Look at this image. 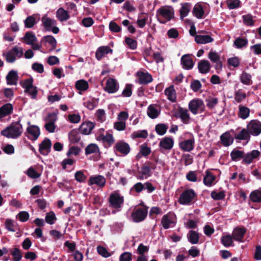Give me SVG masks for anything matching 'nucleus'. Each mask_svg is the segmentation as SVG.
Here are the masks:
<instances>
[{"mask_svg":"<svg viewBox=\"0 0 261 261\" xmlns=\"http://www.w3.org/2000/svg\"><path fill=\"white\" fill-rule=\"evenodd\" d=\"M192 13L196 18L201 19L204 14V10L201 5L196 4L193 8Z\"/></svg>","mask_w":261,"mask_h":261,"instance_id":"38","label":"nucleus"},{"mask_svg":"<svg viewBox=\"0 0 261 261\" xmlns=\"http://www.w3.org/2000/svg\"><path fill=\"white\" fill-rule=\"evenodd\" d=\"M187 238L192 244H196L199 242V236L195 231L190 230L187 234Z\"/></svg>","mask_w":261,"mask_h":261,"instance_id":"37","label":"nucleus"},{"mask_svg":"<svg viewBox=\"0 0 261 261\" xmlns=\"http://www.w3.org/2000/svg\"><path fill=\"white\" fill-rule=\"evenodd\" d=\"M132 84H127L125 85V88L123 90L121 96L124 97H129L132 95Z\"/></svg>","mask_w":261,"mask_h":261,"instance_id":"55","label":"nucleus"},{"mask_svg":"<svg viewBox=\"0 0 261 261\" xmlns=\"http://www.w3.org/2000/svg\"><path fill=\"white\" fill-rule=\"evenodd\" d=\"M45 220L46 223L50 225L54 224L57 220L55 214L53 212H50L46 214Z\"/></svg>","mask_w":261,"mask_h":261,"instance_id":"56","label":"nucleus"},{"mask_svg":"<svg viewBox=\"0 0 261 261\" xmlns=\"http://www.w3.org/2000/svg\"><path fill=\"white\" fill-rule=\"evenodd\" d=\"M231 159L233 161H238L241 159L244 160L245 156V152L243 151L237 150L234 149L230 152Z\"/></svg>","mask_w":261,"mask_h":261,"instance_id":"33","label":"nucleus"},{"mask_svg":"<svg viewBox=\"0 0 261 261\" xmlns=\"http://www.w3.org/2000/svg\"><path fill=\"white\" fill-rule=\"evenodd\" d=\"M234 138L237 140H246L248 142L250 139V135L248 129L243 128L240 133L234 135Z\"/></svg>","mask_w":261,"mask_h":261,"instance_id":"28","label":"nucleus"},{"mask_svg":"<svg viewBox=\"0 0 261 261\" xmlns=\"http://www.w3.org/2000/svg\"><path fill=\"white\" fill-rule=\"evenodd\" d=\"M17 218L22 222H25L29 219L30 215L26 211H21L17 215Z\"/></svg>","mask_w":261,"mask_h":261,"instance_id":"62","label":"nucleus"},{"mask_svg":"<svg viewBox=\"0 0 261 261\" xmlns=\"http://www.w3.org/2000/svg\"><path fill=\"white\" fill-rule=\"evenodd\" d=\"M11 254L13 257V261H20L22 258L20 250L17 248H15L13 250L11 251Z\"/></svg>","mask_w":261,"mask_h":261,"instance_id":"61","label":"nucleus"},{"mask_svg":"<svg viewBox=\"0 0 261 261\" xmlns=\"http://www.w3.org/2000/svg\"><path fill=\"white\" fill-rule=\"evenodd\" d=\"M247 129L250 135L258 136L261 133V122L258 120H251L247 125Z\"/></svg>","mask_w":261,"mask_h":261,"instance_id":"9","label":"nucleus"},{"mask_svg":"<svg viewBox=\"0 0 261 261\" xmlns=\"http://www.w3.org/2000/svg\"><path fill=\"white\" fill-rule=\"evenodd\" d=\"M113 53V49L109 46H101L99 47L96 53L95 58L98 61H100L106 55Z\"/></svg>","mask_w":261,"mask_h":261,"instance_id":"17","label":"nucleus"},{"mask_svg":"<svg viewBox=\"0 0 261 261\" xmlns=\"http://www.w3.org/2000/svg\"><path fill=\"white\" fill-rule=\"evenodd\" d=\"M246 232V228L245 227H236L234 229L232 236L235 241L243 242L244 235Z\"/></svg>","mask_w":261,"mask_h":261,"instance_id":"18","label":"nucleus"},{"mask_svg":"<svg viewBox=\"0 0 261 261\" xmlns=\"http://www.w3.org/2000/svg\"><path fill=\"white\" fill-rule=\"evenodd\" d=\"M19 76L16 71L11 70L6 76V81L8 85H16Z\"/></svg>","mask_w":261,"mask_h":261,"instance_id":"24","label":"nucleus"},{"mask_svg":"<svg viewBox=\"0 0 261 261\" xmlns=\"http://www.w3.org/2000/svg\"><path fill=\"white\" fill-rule=\"evenodd\" d=\"M190 11V5L188 3H185L182 5L179 11L180 18H183L186 17Z\"/></svg>","mask_w":261,"mask_h":261,"instance_id":"53","label":"nucleus"},{"mask_svg":"<svg viewBox=\"0 0 261 261\" xmlns=\"http://www.w3.org/2000/svg\"><path fill=\"white\" fill-rule=\"evenodd\" d=\"M220 140L222 144L224 146H228L230 145L233 141V139L231 137L228 132H226L220 136Z\"/></svg>","mask_w":261,"mask_h":261,"instance_id":"31","label":"nucleus"},{"mask_svg":"<svg viewBox=\"0 0 261 261\" xmlns=\"http://www.w3.org/2000/svg\"><path fill=\"white\" fill-rule=\"evenodd\" d=\"M180 148L185 151H191L194 148V139L191 138L179 143Z\"/></svg>","mask_w":261,"mask_h":261,"instance_id":"23","label":"nucleus"},{"mask_svg":"<svg viewBox=\"0 0 261 261\" xmlns=\"http://www.w3.org/2000/svg\"><path fill=\"white\" fill-rule=\"evenodd\" d=\"M110 205L113 208H119L124 202L123 196H121L118 193H114L110 195L109 198Z\"/></svg>","mask_w":261,"mask_h":261,"instance_id":"8","label":"nucleus"},{"mask_svg":"<svg viewBox=\"0 0 261 261\" xmlns=\"http://www.w3.org/2000/svg\"><path fill=\"white\" fill-rule=\"evenodd\" d=\"M23 40L27 44H32L37 40V38L32 32H27L23 37Z\"/></svg>","mask_w":261,"mask_h":261,"instance_id":"40","label":"nucleus"},{"mask_svg":"<svg viewBox=\"0 0 261 261\" xmlns=\"http://www.w3.org/2000/svg\"><path fill=\"white\" fill-rule=\"evenodd\" d=\"M137 76L138 77V82L140 85H147L153 81L151 75L147 72L138 71Z\"/></svg>","mask_w":261,"mask_h":261,"instance_id":"13","label":"nucleus"},{"mask_svg":"<svg viewBox=\"0 0 261 261\" xmlns=\"http://www.w3.org/2000/svg\"><path fill=\"white\" fill-rule=\"evenodd\" d=\"M57 17L60 21H64L69 18L70 15L67 11L60 8L57 11Z\"/></svg>","mask_w":261,"mask_h":261,"instance_id":"36","label":"nucleus"},{"mask_svg":"<svg viewBox=\"0 0 261 261\" xmlns=\"http://www.w3.org/2000/svg\"><path fill=\"white\" fill-rule=\"evenodd\" d=\"M164 93L169 101L172 102H175L176 101V92L173 85L166 88Z\"/></svg>","mask_w":261,"mask_h":261,"instance_id":"25","label":"nucleus"},{"mask_svg":"<svg viewBox=\"0 0 261 261\" xmlns=\"http://www.w3.org/2000/svg\"><path fill=\"white\" fill-rule=\"evenodd\" d=\"M99 152L98 146L94 143L89 144L85 148V154L86 155Z\"/></svg>","mask_w":261,"mask_h":261,"instance_id":"48","label":"nucleus"},{"mask_svg":"<svg viewBox=\"0 0 261 261\" xmlns=\"http://www.w3.org/2000/svg\"><path fill=\"white\" fill-rule=\"evenodd\" d=\"M210 61L215 63V68L216 70H220L222 68V62L221 61L220 56L219 54L216 51L211 50L207 56Z\"/></svg>","mask_w":261,"mask_h":261,"instance_id":"10","label":"nucleus"},{"mask_svg":"<svg viewBox=\"0 0 261 261\" xmlns=\"http://www.w3.org/2000/svg\"><path fill=\"white\" fill-rule=\"evenodd\" d=\"M243 21L244 24L247 26H253L254 24L252 16L251 14H247L242 16Z\"/></svg>","mask_w":261,"mask_h":261,"instance_id":"57","label":"nucleus"},{"mask_svg":"<svg viewBox=\"0 0 261 261\" xmlns=\"http://www.w3.org/2000/svg\"><path fill=\"white\" fill-rule=\"evenodd\" d=\"M234 45L238 48H241L247 46L248 40L244 38L238 37L234 41Z\"/></svg>","mask_w":261,"mask_h":261,"instance_id":"52","label":"nucleus"},{"mask_svg":"<svg viewBox=\"0 0 261 261\" xmlns=\"http://www.w3.org/2000/svg\"><path fill=\"white\" fill-rule=\"evenodd\" d=\"M116 151L121 153V154L126 155L128 154L130 150V148L129 144L122 141L117 142L114 147Z\"/></svg>","mask_w":261,"mask_h":261,"instance_id":"15","label":"nucleus"},{"mask_svg":"<svg viewBox=\"0 0 261 261\" xmlns=\"http://www.w3.org/2000/svg\"><path fill=\"white\" fill-rule=\"evenodd\" d=\"M141 173L142 175H145V178H147L151 176V172L146 163H145L142 165L141 167Z\"/></svg>","mask_w":261,"mask_h":261,"instance_id":"60","label":"nucleus"},{"mask_svg":"<svg viewBox=\"0 0 261 261\" xmlns=\"http://www.w3.org/2000/svg\"><path fill=\"white\" fill-rule=\"evenodd\" d=\"M5 227L8 230L15 232L16 230L17 225L13 220L7 219L5 221Z\"/></svg>","mask_w":261,"mask_h":261,"instance_id":"51","label":"nucleus"},{"mask_svg":"<svg viewBox=\"0 0 261 261\" xmlns=\"http://www.w3.org/2000/svg\"><path fill=\"white\" fill-rule=\"evenodd\" d=\"M75 88L80 91H86L89 88L88 83L84 80H80L75 83Z\"/></svg>","mask_w":261,"mask_h":261,"instance_id":"46","label":"nucleus"},{"mask_svg":"<svg viewBox=\"0 0 261 261\" xmlns=\"http://www.w3.org/2000/svg\"><path fill=\"white\" fill-rule=\"evenodd\" d=\"M249 199L254 203L261 202V188L252 191L249 195Z\"/></svg>","mask_w":261,"mask_h":261,"instance_id":"30","label":"nucleus"},{"mask_svg":"<svg viewBox=\"0 0 261 261\" xmlns=\"http://www.w3.org/2000/svg\"><path fill=\"white\" fill-rule=\"evenodd\" d=\"M29 125H30V122H28ZM26 136L28 139L34 141L36 140L40 134L39 127L35 125H29L27 128Z\"/></svg>","mask_w":261,"mask_h":261,"instance_id":"7","label":"nucleus"},{"mask_svg":"<svg viewBox=\"0 0 261 261\" xmlns=\"http://www.w3.org/2000/svg\"><path fill=\"white\" fill-rule=\"evenodd\" d=\"M43 42H47L49 43L51 46L52 49H55L57 47V41L55 38L51 35L44 36L41 40V43Z\"/></svg>","mask_w":261,"mask_h":261,"instance_id":"39","label":"nucleus"},{"mask_svg":"<svg viewBox=\"0 0 261 261\" xmlns=\"http://www.w3.org/2000/svg\"><path fill=\"white\" fill-rule=\"evenodd\" d=\"M211 64L206 60H201L198 63L197 68L199 72L201 74H206L210 72L211 69Z\"/></svg>","mask_w":261,"mask_h":261,"instance_id":"21","label":"nucleus"},{"mask_svg":"<svg viewBox=\"0 0 261 261\" xmlns=\"http://www.w3.org/2000/svg\"><path fill=\"white\" fill-rule=\"evenodd\" d=\"M178 113L179 117L181 119L183 123L185 124L189 123L190 117L187 109L180 107L178 110Z\"/></svg>","mask_w":261,"mask_h":261,"instance_id":"32","label":"nucleus"},{"mask_svg":"<svg viewBox=\"0 0 261 261\" xmlns=\"http://www.w3.org/2000/svg\"><path fill=\"white\" fill-rule=\"evenodd\" d=\"M246 97V94L242 92L241 90H238L234 93V99L238 103L241 102Z\"/></svg>","mask_w":261,"mask_h":261,"instance_id":"63","label":"nucleus"},{"mask_svg":"<svg viewBox=\"0 0 261 261\" xmlns=\"http://www.w3.org/2000/svg\"><path fill=\"white\" fill-rule=\"evenodd\" d=\"M173 223V221L169 219L168 214L165 215L163 216L161 220V224L163 227L167 229L170 227V224Z\"/></svg>","mask_w":261,"mask_h":261,"instance_id":"50","label":"nucleus"},{"mask_svg":"<svg viewBox=\"0 0 261 261\" xmlns=\"http://www.w3.org/2000/svg\"><path fill=\"white\" fill-rule=\"evenodd\" d=\"M156 17L161 23L165 24L174 17V12L166 7L162 6L157 10Z\"/></svg>","mask_w":261,"mask_h":261,"instance_id":"3","label":"nucleus"},{"mask_svg":"<svg viewBox=\"0 0 261 261\" xmlns=\"http://www.w3.org/2000/svg\"><path fill=\"white\" fill-rule=\"evenodd\" d=\"M206 106L210 109H213L218 103V99L216 97H210L205 99Z\"/></svg>","mask_w":261,"mask_h":261,"instance_id":"64","label":"nucleus"},{"mask_svg":"<svg viewBox=\"0 0 261 261\" xmlns=\"http://www.w3.org/2000/svg\"><path fill=\"white\" fill-rule=\"evenodd\" d=\"M261 155V153L258 150H253L250 152L245 153L244 159L242 161L244 164L249 165L251 164L254 160L258 159Z\"/></svg>","mask_w":261,"mask_h":261,"instance_id":"11","label":"nucleus"},{"mask_svg":"<svg viewBox=\"0 0 261 261\" xmlns=\"http://www.w3.org/2000/svg\"><path fill=\"white\" fill-rule=\"evenodd\" d=\"M216 177L213 174L208 170L205 172V175L203 178L204 184L208 187L212 185L213 181L215 180Z\"/></svg>","mask_w":261,"mask_h":261,"instance_id":"34","label":"nucleus"},{"mask_svg":"<svg viewBox=\"0 0 261 261\" xmlns=\"http://www.w3.org/2000/svg\"><path fill=\"white\" fill-rule=\"evenodd\" d=\"M51 147V142L47 138H45L39 146V152L43 155H47L50 152Z\"/></svg>","mask_w":261,"mask_h":261,"instance_id":"12","label":"nucleus"},{"mask_svg":"<svg viewBox=\"0 0 261 261\" xmlns=\"http://www.w3.org/2000/svg\"><path fill=\"white\" fill-rule=\"evenodd\" d=\"M33 77L27 79L20 82L21 87L24 89V92L27 94L32 99H36L38 93L37 87L33 85Z\"/></svg>","mask_w":261,"mask_h":261,"instance_id":"2","label":"nucleus"},{"mask_svg":"<svg viewBox=\"0 0 261 261\" xmlns=\"http://www.w3.org/2000/svg\"><path fill=\"white\" fill-rule=\"evenodd\" d=\"M125 43L131 49H135L137 47V41L131 38L126 37L125 38Z\"/></svg>","mask_w":261,"mask_h":261,"instance_id":"54","label":"nucleus"},{"mask_svg":"<svg viewBox=\"0 0 261 261\" xmlns=\"http://www.w3.org/2000/svg\"><path fill=\"white\" fill-rule=\"evenodd\" d=\"M168 126L165 123H159L155 126V130L156 133L160 136L164 135L166 134Z\"/></svg>","mask_w":261,"mask_h":261,"instance_id":"47","label":"nucleus"},{"mask_svg":"<svg viewBox=\"0 0 261 261\" xmlns=\"http://www.w3.org/2000/svg\"><path fill=\"white\" fill-rule=\"evenodd\" d=\"M197 195L194 190L192 189H187L183 191L179 198V202L183 205H189L191 204Z\"/></svg>","mask_w":261,"mask_h":261,"instance_id":"5","label":"nucleus"},{"mask_svg":"<svg viewBox=\"0 0 261 261\" xmlns=\"http://www.w3.org/2000/svg\"><path fill=\"white\" fill-rule=\"evenodd\" d=\"M181 64L184 69L190 70L193 67L194 63L190 56L186 54L183 55L181 58Z\"/></svg>","mask_w":261,"mask_h":261,"instance_id":"19","label":"nucleus"},{"mask_svg":"<svg viewBox=\"0 0 261 261\" xmlns=\"http://www.w3.org/2000/svg\"><path fill=\"white\" fill-rule=\"evenodd\" d=\"M23 132V127L20 124V118L18 121L13 122L6 128L2 130L1 134L8 138L16 139L21 136Z\"/></svg>","mask_w":261,"mask_h":261,"instance_id":"1","label":"nucleus"},{"mask_svg":"<svg viewBox=\"0 0 261 261\" xmlns=\"http://www.w3.org/2000/svg\"><path fill=\"white\" fill-rule=\"evenodd\" d=\"M43 25L47 31H50L53 25L56 24V21L50 18L44 16L41 18Z\"/></svg>","mask_w":261,"mask_h":261,"instance_id":"27","label":"nucleus"},{"mask_svg":"<svg viewBox=\"0 0 261 261\" xmlns=\"http://www.w3.org/2000/svg\"><path fill=\"white\" fill-rule=\"evenodd\" d=\"M99 102V99L92 98L90 100L84 102V106L90 110H92L97 107Z\"/></svg>","mask_w":261,"mask_h":261,"instance_id":"43","label":"nucleus"},{"mask_svg":"<svg viewBox=\"0 0 261 261\" xmlns=\"http://www.w3.org/2000/svg\"><path fill=\"white\" fill-rule=\"evenodd\" d=\"M249 114L250 109L242 105L239 106L238 116L240 118L245 119L249 116Z\"/></svg>","mask_w":261,"mask_h":261,"instance_id":"41","label":"nucleus"},{"mask_svg":"<svg viewBox=\"0 0 261 261\" xmlns=\"http://www.w3.org/2000/svg\"><path fill=\"white\" fill-rule=\"evenodd\" d=\"M26 174L29 177L33 179L37 178L41 176V173H38L32 167L28 169Z\"/></svg>","mask_w":261,"mask_h":261,"instance_id":"59","label":"nucleus"},{"mask_svg":"<svg viewBox=\"0 0 261 261\" xmlns=\"http://www.w3.org/2000/svg\"><path fill=\"white\" fill-rule=\"evenodd\" d=\"M147 114L151 119H155L160 115V112L152 105L148 106Z\"/></svg>","mask_w":261,"mask_h":261,"instance_id":"42","label":"nucleus"},{"mask_svg":"<svg viewBox=\"0 0 261 261\" xmlns=\"http://www.w3.org/2000/svg\"><path fill=\"white\" fill-rule=\"evenodd\" d=\"M233 237L229 234L222 236L221 237V243L226 247L234 246Z\"/></svg>","mask_w":261,"mask_h":261,"instance_id":"45","label":"nucleus"},{"mask_svg":"<svg viewBox=\"0 0 261 261\" xmlns=\"http://www.w3.org/2000/svg\"><path fill=\"white\" fill-rule=\"evenodd\" d=\"M13 106L9 103H6L0 108V119L10 115L13 112Z\"/></svg>","mask_w":261,"mask_h":261,"instance_id":"26","label":"nucleus"},{"mask_svg":"<svg viewBox=\"0 0 261 261\" xmlns=\"http://www.w3.org/2000/svg\"><path fill=\"white\" fill-rule=\"evenodd\" d=\"M119 90V85L116 80L109 78L106 83L105 90L109 93H114Z\"/></svg>","mask_w":261,"mask_h":261,"instance_id":"16","label":"nucleus"},{"mask_svg":"<svg viewBox=\"0 0 261 261\" xmlns=\"http://www.w3.org/2000/svg\"><path fill=\"white\" fill-rule=\"evenodd\" d=\"M106 182V178L104 176L97 175L95 176H91L88 180V185L90 186L96 185L99 188H103L105 186Z\"/></svg>","mask_w":261,"mask_h":261,"instance_id":"14","label":"nucleus"},{"mask_svg":"<svg viewBox=\"0 0 261 261\" xmlns=\"http://www.w3.org/2000/svg\"><path fill=\"white\" fill-rule=\"evenodd\" d=\"M174 145V140L172 138L166 137L163 138L160 142L159 147L165 150H170Z\"/></svg>","mask_w":261,"mask_h":261,"instance_id":"22","label":"nucleus"},{"mask_svg":"<svg viewBox=\"0 0 261 261\" xmlns=\"http://www.w3.org/2000/svg\"><path fill=\"white\" fill-rule=\"evenodd\" d=\"M204 108V105L202 100L199 99H194L191 100L189 103V109L191 113L194 114H197L199 110L202 112Z\"/></svg>","mask_w":261,"mask_h":261,"instance_id":"6","label":"nucleus"},{"mask_svg":"<svg viewBox=\"0 0 261 261\" xmlns=\"http://www.w3.org/2000/svg\"><path fill=\"white\" fill-rule=\"evenodd\" d=\"M211 197L215 200H220L225 198V194L224 191L217 192L216 191H213L211 192Z\"/></svg>","mask_w":261,"mask_h":261,"instance_id":"58","label":"nucleus"},{"mask_svg":"<svg viewBox=\"0 0 261 261\" xmlns=\"http://www.w3.org/2000/svg\"><path fill=\"white\" fill-rule=\"evenodd\" d=\"M140 205L141 207H135L131 214L133 221L136 223L144 221L147 216L148 207L144 203H141Z\"/></svg>","mask_w":261,"mask_h":261,"instance_id":"4","label":"nucleus"},{"mask_svg":"<svg viewBox=\"0 0 261 261\" xmlns=\"http://www.w3.org/2000/svg\"><path fill=\"white\" fill-rule=\"evenodd\" d=\"M24 26L26 28H32L37 23L35 15H31L26 18L24 21Z\"/></svg>","mask_w":261,"mask_h":261,"instance_id":"49","label":"nucleus"},{"mask_svg":"<svg viewBox=\"0 0 261 261\" xmlns=\"http://www.w3.org/2000/svg\"><path fill=\"white\" fill-rule=\"evenodd\" d=\"M68 138L70 142L72 143H76L81 140L79 130L76 129H72L68 135Z\"/></svg>","mask_w":261,"mask_h":261,"instance_id":"35","label":"nucleus"},{"mask_svg":"<svg viewBox=\"0 0 261 261\" xmlns=\"http://www.w3.org/2000/svg\"><path fill=\"white\" fill-rule=\"evenodd\" d=\"M240 81L244 85H250L252 82L251 80V75L245 71H243L240 76Z\"/></svg>","mask_w":261,"mask_h":261,"instance_id":"44","label":"nucleus"},{"mask_svg":"<svg viewBox=\"0 0 261 261\" xmlns=\"http://www.w3.org/2000/svg\"><path fill=\"white\" fill-rule=\"evenodd\" d=\"M94 127V124L90 121L83 122L79 128V132L85 135H89Z\"/></svg>","mask_w":261,"mask_h":261,"instance_id":"20","label":"nucleus"},{"mask_svg":"<svg viewBox=\"0 0 261 261\" xmlns=\"http://www.w3.org/2000/svg\"><path fill=\"white\" fill-rule=\"evenodd\" d=\"M195 41L198 44H205L212 42L214 39L209 35H196Z\"/></svg>","mask_w":261,"mask_h":261,"instance_id":"29","label":"nucleus"}]
</instances>
